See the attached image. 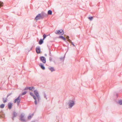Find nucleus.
<instances>
[{"instance_id": "nucleus-1", "label": "nucleus", "mask_w": 122, "mask_h": 122, "mask_svg": "<svg viewBox=\"0 0 122 122\" xmlns=\"http://www.w3.org/2000/svg\"><path fill=\"white\" fill-rule=\"evenodd\" d=\"M52 11L51 10H49L47 12V14L46 13L44 12L43 11L41 12V13L37 15L35 19L36 21L40 19H43L45 17H47L48 15H51L52 14Z\"/></svg>"}, {"instance_id": "nucleus-2", "label": "nucleus", "mask_w": 122, "mask_h": 122, "mask_svg": "<svg viewBox=\"0 0 122 122\" xmlns=\"http://www.w3.org/2000/svg\"><path fill=\"white\" fill-rule=\"evenodd\" d=\"M34 93L36 97V98L38 100V102H40V100L41 99L39 93L36 89L34 90Z\"/></svg>"}, {"instance_id": "nucleus-3", "label": "nucleus", "mask_w": 122, "mask_h": 122, "mask_svg": "<svg viewBox=\"0 0 122 122\" xmlns=\"http://www.w3.org/2000/svg\"><path fill=\"white\" fill-rule=\"evenodd\" d=\"M75 102L73 100H69L68 103L69 108H71L75 105Z\"/></svg>"}, {"instance_id": "nucleus-4", "label": "nucleus", "mask_w": 122, "mask_h": 122, "mask_svg": "<svg viewBox=\"0 0 122 122\" xmlns=\"http://www.w3.org/2000/svg\"><path fill=\"white\" fill-rule=\"evenodd\" d=\"M56 34L58 35H60L61 36L63 35L64 34V32L63 30L60 29L56 30L55 32Z\"/></svg>"}, {"instance_id": "nucleus-5", "label": "nucleus", "mask_w": 122, "mask_h": 122, "mask_svg": "<svg viewBox=\"0 0 122 122\" xmlns=\"http://www.w3.org/2000/svg\"><path fill=\"white\" fill-rule=\"evenodd\" d=\"M30 95L32 97L33 99L35 100L34 103L35 105H36L37 104V98L34 95V94L32 92H30Z\"/></svg>"}, {"instance_id": "nucleus-6", "label": "nucleus", "mask_w": 122, "mask_h": 122, "mask_svg": "<svg viewBox=\"0 0 122 122\" xmlns=\"http://www.w3.org/2000/svg\"><path fill=\"white\" fill-rule=\"evenodd\" d=\"M24 115H23V113H21L20 116V118L19 119L21 121V122H27V121L24 118Z\"/></svg>"}, {"instance_id": "nucleus-7", "label": "nucleus", "mask_w": 122, "mask_h": 122, "mask_svg": "<svg viewBox=\"0 0 122 122\" xmlns=\"http://www.w3.org/2000/svg\"><path fill=\"white\" fill-rule=\"evenodd\" d=\"M35 89V87L34 86H26L24 89V90H29L30 91H33V90Z\"/></svg>"}, {"instance_id": "nucleus-8", "label": "nucleus", "mask_w": 122, "mask_h": 122, "mask_svg": "<svg viewBox=\"0 0 122 122\" xmlns=\"http://www.w3.org/2000/svg\"><path fill=\"white\" fill-rule=\"evenodd\" d=\"M40 61L43 63H45L46 62V59L44 56H41L40 57Z\"/></svg>"}, {"instance_id": "nucleus-9", "label": "nucleus", "mask_w": 122, "mask_h": 122, "mask_svg": "<svg viewBox=\"0 0 122 122\" xmlns=\"http://www.w3.org/2000/svg\"><path fill=\"white\" fill-rule=\"evenodd\" d=\"M36 53L37 54H39L41 52V49L40 47L39 46L36 47Z\"/></svg>"}, {"instance_id": "nucleus-10", "label": "nucleus", "mask_w": 122, "mask_h": 122, "mask_svg": "<svg viewBox=\"0 0 122 122\" xmlns=\"http://www.w3.org/2000/svg\"><path fill=\"white\" fill-rule=\"evenodd\" d=\"M17 115V113L15 111L13 112V113L12 114V119L13 120H14V118L16 117Z\"/></svg>"}, {"instance_id": "nucleus-11", "label": "nucleus", "mask_w": 122, "mask_h": 122, "mask_svg": "<svg viewBox=\"0 0 122 122\" xmlns=\"http://www.w3.org/2000/svg\"><path fill=\"white\" fill-rule=\"evenodd\" d=\"M20 96L19 95L18 97L16 98L15 99L14 101V103H16V102H19L20 101Z\"/></svg>"}, {"instance_id": "nucleus-12", "label": "nucleus", "mask_w": 122, "mask_h": 122, "mask_svg": "<svg viewBox=\"0 0 122 122\" xmlns=\"http://www.w3.org/2000/svg\"><path fill=\"white\" fill-rule=\"evenodd\" d=\"M13 106V103L11 102H9L8 104V108L9 109H11Z\"/></svg>"}, {"instance_id": "nucleus-13", "label": "nucleus", "mask_w": 122, "mask_h": 122, "mask_svg": "<svg viewBox=\"0 0 122 122\" xmlns=\"http://www.w3.org/2000/svg\"><path fill=\"white\" fill-rule=\"evenodd\" d=\"M39 66L43 70H45V67L44 66V65L41 63L39 64Z\"/></svg>"}, {"instance_id": "nucleus-14", "label": "nucleus", "mask_w": 122, "mask_h": 122, "mask_svg": "<svg viewBox=\"0 0 122 122\" xmlns=\"http://www.w3.org/2000/svg\"><path fill=\"white\" fill-rule=\"evenodd\" d=\"M58 38L61 39L62 40H63L64 41L67 43V42L66 41V38L63 36H62V35L59 36L58 37Z\"/></svg>"}, {"instance_id": "nucleus-15", "label": "nucleus", "mask_w": 122, "mask_h": 122, "mask_svg": "<svg viewBox=\"0 0 122 122\" xmlns=\"http://www.w3.org/2000/svg\"><path fill=\"white\" fill-rule=\"evenodd\" d=\"M44 40L43 39H40L39 41L38 44L40 45H41L43 43Z\"/></svg>"}, {"instance_id": "nucleus-16", "label": "nucleus", "mask_w": 122, "mask_h": 122, "mask_svg": "<svg viewBox=\"0 0 122 122\" xmlns=\"http://www.w3.org/2000/svg\"><path fill=\"white\" fill-rule=\"evenodd\" d=\"M49 69L52 72L55 71V70L54 67H51L50 68H49Z\"/></svg>"}, {"instance_id": "nucleus-17", "label": "nucleus", "mask_w": 122, "mask_h": 122, "mask_svg": "<svg viewBox=\"0 0 122 122\" xmlns=\"http://www.w3.org/2000/svg\"><path fill=\"white\" fill-rule=\"evenodd\" d=\"M27 91H25L21 93V94H20L19 95L21 96L23 95H25V94L27 93Z\"/></svg>"}, {"instance_id": "nucleus-18", "label": "nucleus", "mask_w": 122, "mask_h": 122, "mask_svg": "<svg viewBox=\"0 0 122 122\" xmlns=\"http://www.w3.org/2000/svg\"><path fill=\"white\" fill-rule=\"evenodd\" d=\"M3 101V103H5L7 102V98H2Z\"/></svg>"}, {"instance_id": "nucleus-19", "label": "nucleus", "mask_w": 122, "mask_h": 122, "mask_svg": "<svg viewBox=\"0 0 122 122\" xmlns=\"http://www.w3.org/2000/svg\"><path fill=\"white\" fill-rule=\"evenodd\" d=\"M5 104H2L0 105V108H3L5 106Z\"/></svg>"}, {"instance_id": "nucleus-20", "label": "nucleus", "mask_w": 122, "mask_h": 122, "mask_svg": "<svg viewBox=\"0 0 122 122\" xmlns=\"http://www.w3.org/2000/svg\"><path fill=\"white\" fill-rule=\"evenodd\" d=\"M118 103L120 105H122V100L121 99L119 100L118 101Z\"/></svg>"}, {"instance_id": "nucleus-21", "label": "nucleus", "mask_w": 122, "mask_h": 122, "mask_svg": "<svg viewBox=\"0 0 122 122\" xmlns=\"http://www.w3.org/2000/svg\"><path fill=\"white\" fill-rule=\"evenodd\" d=\"M43 93H44V97L46 99V100L47 99V98L46 97V94L45 92H43Z\"/></svg>"}, {"instance_id": "nucleus-22", "label": "nucleus", "mask_w": 122, "mask_h": 122, "mask_svg": "<svg viewBox=\"0 0 122 122\" xmlns=\"http://www.w3.org/2000/svg\"><path fill=\"white\" fill-rule=\"evenodd\" d=\"M47 36H48V35H46L45 34H44L43 35V39L44 40Z\"/></svg>"}, {"instance_id": "nucleus-23", "label": "nucleus", "mask_w": 122, "mask_h": 122, "mask_svg": "<svg viewBox=\"0 0 122 122\" xmlns=\"http://www.w3.org/2000/svg\"><path fill=\"white\" fill-rule=\"evenodd\" d=\"M3 2L0 1V8L3 6Z\"/></svg>"}, {"instance_id": "nucleus-24", "label": "nucleus", "mask_w": 122, "mask_h": 122, "mask_svg": "<svg viewBox=\"0 0 122 122\" xmlns=\"http://www.w3.org/2000/svg\"><path fill=\"white\" fill-rule=\"evenodd\" d=\"M93 18V17L92 16H91L89 17H88V19L89 20H92Z\"/></svg>"}, {"instance_id": "nucleus-25", "label": "nucleus", "mask_w": 122, "mask_h": 122, "mask_svg": "<svg viewBox=\"0 0 122 122\" xmlns=\"http://www.w3.org/2000/svg\"><path fill=\"white\" fill-rule=\"evenodd\" d=\"M32 118V115H30L28 116V119H30Z\"/></svg>"}, {"instance_id": "nucleus-26", "label": "nucleus", "mask_w": 122, "mask_h": 122, "mask_svg": "<svg viewBox=\"0 0 122 122\" xmlns=\"http://www.w3.org/2000/svg\"><path fill=\"white\" fill-rule=\"evenodd\" d=\"M65 57V56H64V57H60V59L61 60H64V58Z\"/></svg>"}, {"instance_id": "nucleus-27", "label": "nucleus", "mask_w": 122, "mask_h": 122, "mask_svg": "<svg viewBox=\"0 0 122 122\" xmlns=\"http://www.w3.org/2000/svg\"><path fill=\"white\" fill-rule=\"evenodd\" d=\"M12 94V93H8L6 97L7 98L10 95Z\"/></svg>"}, {"instance_id": "nucleus-28", "label": "nucleus", "mask_w": 122, "mask_h": 122, "mask_svg": "<svg viewBox=\"0 0 122 122\" xmlns=\"http://www.w3.org/2000/svg\"><path fill=\"white\" fill-rule=\"evenodd\" d=\"M49 55L50 56H51L52 55H51V51H50V48H49Z\"/></svg>"}, {"instance_id": "nucleus-29", "label": "nucleus", "mask_w": 122, "mask_h": 122, "mask_svg": "<svg viewBox=\"0 0 122 122\" xmlns=\"http://www.w3.org/2000/svg\"><path fill=\"white\" fill-rule=\"evenodd\" d=\"M33 46H32L30 48V50H29L28 49L27 50H28V52H29L30 51L32 50V48H33Z\"/></svg>"}, {"instance_id": "nucleus-30", "label": "nucleus", "mask_w": 122, "mask_h": 122, "mask_svg": "<svg viewBox=\"0 0 122 122\" xmlns=\"http://www.w3.org/2000/svg\"><path fill=\"white\" fill-rule=\"evenodd\" d=\"M49 61H52V58L51 57H49Z\"/></svg>"}, {"instance_id": "nucleus-31", "label": "nucleus", "mask_w": 122, "mask_h": 122, "mask_svg": "<svg viewBox=\"0 0 122 122\" xmlns=\"http://www.w3.org/2000/svg\"><path fill=\"white\" fill-rule=\"evenodd\" d=\"M68 41L70 43H71L72 42L71 40L70 39H69L68 40Z\"/></svg>"}, {"instance_id": "nucleus-32", "label": "nucleus", "mask_w": 122, "mask_h": 122, "mask_svg": "<svg viewBox=\"0 0 122 122\" xmlns=\"http://www.w3.org/2000/svg\"><path fill=\"white\" fill-rule=\"evenodd\" d=\"M20 101H19V102H16L17 105L18 106L19 105L20 103Z\"/></svg>"}, {"instance_id": "nucleus-33", "label": "nucleus", "mask_w": 122, "mask_h": 122, "mask_svg": "<svg viewBox=\"0 0 122 122\" xmlns=\"http://www.w3.org/2000/svg\"><path fill=\"white\" fill-rule=\"evenodd\" d=\"M72 45L74 47H75V45L73 43V42H72L71 43Z\"/></svg>"}, {"instance_id": "nucleus-34", "label": "nucleus", "mask_w": 122, "mask_h": 122, "mask_svg": "<svg viewBox=\"0 0 122 122\" xmlns=\"http://www.w3.org/2000/svg\"><path fill=\"white\" fill-rule=\"evenodd\" d=\"M69 36H66V38L68 40V39H69Z\"/></svg>"}, {"instance_id": "nucleus-35", "label": "nucleus", "mask_w": 122, "mask_h": 122, "mask_svg": "<svg viewBox=\"0 0 122 122\" xmlns=\"http://www.w3.org/2000/svg\"><path fill=\"white\" fill-rule=\"evenodd\" d=\"M116 96L117 97H118V95L117 94H116Z\"/></svg>"}, {"instance_id": "nucleus-36", "label": "nucleus", "mask_w": 122, "mask_h": 122, "mask_svg": "<svg viewBox=\"0 0 122 122\" xmlns=\"http://www.w3.org/2000/svg\"><path fill=\"white\" fill-rule=\"evenodd\" d=\"M34 114V113H33L31 115H32V116H33Z\"/></svg>"}, {"instance_id": "nucleus-37", "label": "nucleus", "mask_w": 122, "mask_h": 122, "mask_svg": "<svg viewBox=\"0 0 122 122\" xmlns=\"http://www.w3.org/2000/svg\"><path fill=\"white\" fill-rule=\"evenodd\" d=\"M47 55L46 54H45V56H46Z\"/></svg>"}]
</instances>
